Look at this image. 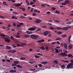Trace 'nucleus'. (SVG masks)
<instances>
[{
	"instance_id": "48",
	"label": "nucleus",
	"mask_w": 73,
	"mask_h": 73,
	"mask_svg": "<svg viewBox=\"0 0 73 73\" xmlns=\"http://www.w3.org/2000/svg\"><path fill=\"white\" fill-rule=\"evenodd\" d=\"M16 38H20V36L17 35Z\"/></svg>"
},
{
	"instance_id": "1",
	"label": "nucleus",
	"mask_w": 73,
	"mask_h": 73,
	"mask_svg": "<svg viewBox=\"0 0 73 73\" xmlns=\"http://www.w3.org/2000/svg\"><path fill=\"white\" fill-rule=\"evenodd\" d=\"M73 64L72 63H69L66 66L67 68H70V69H73Z\"/></svg>"
},
{
	"instance_id": "25",
	"label": "nucleus",
	"mask_w": 73,
	"mask_h": 73,
	"mask_svg": "<svg viewBox=\"0 0 73 73\" xmlns=\"http://www.w3.org/2000/svg\"><path fill=\"white\" fill-rule=\"evenodd\" d=\"M30 70L31 71H35V70H36V69H35V68H34L33 69L31 68L30 69Z\"/></svg>"
},
{
	"instance_id": "16",
	"label": "nucleus",
	"mask_w": 73,
	"mask_h": 73,
	"mask_svg": "<svg viewBox=\"0 0 73 73\" xmlns=\"http://www.w3.org/2000/svg\"><path fill=\"white\" fill-rule=\"evenodd\" d=\"M19 9H21L23 11H25V8H23V7H20L19 8Z\"/></svg>"
},
{
	"instance_id": "28",
	"label": "nucleus",
	"mask_w": 73,
	"mask_h": 73,
	"mask_svg": "<svg viewBox=\"0 0 73 73\" xmlns=\"http://www.w3.org/2000/svg\"><path fill=\"white\" fill-rule=\"evenodd\" d=\"M21 60H25V58L23 57H21L20 58Z\"/></svg>"
},
{
	"instance_id": "31",
	"label": "nucleus",
	"mask_w": 73,
	"mask_h": 73,
	"mask_svg": "<svg viewBox=\"0 0 73 73\" xmlns=\"http://www.w3.org/2000/svg\"><path fill=\"white\" fill-rule=\"evenodd\" d=\"M72 23V22L71 21H69L68 22H67L66 23V24H71Z\"/></svg>"
},
{
	"instance_id": "32",
	"label": "nucleus",
	"mask_w": 73,
	"mask_h": 73,
	"mask_svg": "<svg viewBox=\"0 0 73 73\" xmlns=\"http://www.w3.org/2000/svg\"><path fill=\"white\" fill-rule=\"evenodd\" d=\"M14 63H15V64H19V62L18 61H15L14 62Z\"/></svg>"
},
{
	"instance_id": "19",
	"label": "nucleus",
	"mask_w": 73,
	"mask_h": 73,
	"mask_svg": "<svg viewBox=\"0 0 73 73\" xmlns=\"http://www.w3.org/2000/svg\"><path fill=\"white\" fill-rule=\"evenodd\" d=\"M40 48L42 49V50H45V48L43 46L40 47Z\"/></svg>"
},
{
	"instance_id": "34",
	"label": "nucleus",
	"mask_w": 73,
	"mask_h": 73,
	"mask_svg": "<svg viewBox=\"0 0 73 73\" xmlns=\"http://www.w3.org/2000/svg\"><path fill=\"white\" fill-rule=\"evenodd\" d=\"M54 22L55 23H59L60 21H57V20H54Z\"/></svg>"
},
{
	"instance_id": "42",
	"label": "nucleus",
	"mask_w": 73,
	"mask_h": 73,
	"mask_svg": "<svg viewBox=\"0 0 73 73\" xmlns=\"http://www.w3.org/2000/svg\"><path fill=\"white\" fill-rule=\"evenodd\" d=\"M30 4L31 5H33L35 4V3L33 2H30Z\"/></svg>"
},
{
	"instance_id": "2",
	"label": "nucleus",
	"mask_w": 73,
	"mask_h": 73,
	"mask_svg": "<svg viewBox=\"0 0 73 73\" xmlns=\"http://www.w3.org/2000/svg\"><path fill=\"white\" fill-rule=\"evenodd\" d=\"M31 37L32 38H33L35 40H36L38 38V36L36 35H32L31 36Z\"/></svg>"
},
{
	"instance_id": "55",
	"label": "nucleus",
	"mask_w": 73,
	"mask_h": 73,
	"mask_svg": "<svg viewBox=\"0 0 73 73\" xmlns=\"http://www.w3.org/2000/svg\"><path fill=\"white\" fill-rule=\"evenodd\" d=\"M33 49L32 48H31L29 50V51H30V52L33 51Z\"/></svg>"
},
{
	"instance_id": "33",
	"label": "nucleus",
	"mask_w": 73,
	"mask_h": 73,
	"mask_svg": "<svg viewBox=\"0 0 73 73\" xmlns=\"http://www.w3.org/2000/svg\"><path fill=\"white\" fill-rule=\"evenodd\" d=\"M50 29H51L52 30H54V29H55L54 28H53V27H50L49 28Z\"/></svg>"
},
{
	"instance_id": "56",
	"label": "nucleus",
	"mask_w": 73,
	"mask_h": 73,
	"mask_svg": "<svg viewBox=\"0 0 73 73\" xmlns=\"http://www.w3.org/2000/svg\"><path fill=\"white\" fill-rule=\"evenodd\" d=\"M45 48L46 50H48L49 49V47L48 46H46L45 47Z\"/></svg>"
},
{
	"instance_id": "8",
	"label": "nucleus",
	"mask_w": 73,
	"mask_h": 73,
	"mask_svg": "<svg viewBox=\"0 0 73 73\" xmlns=\"http://www.w3.org/2000/svg\"><path fill=\"white\" fill-rule=\"evenodd\" d=\"M62 29L63 31H68V28L67 27H64Z\"/></svg>"
},
{
	"instance_id": "58",
	"label": "nucleus",
	"mask_w": 73,
	"mask_h": 73,
	"mask_svg": "<svg viewBox=\"0 0 73 73\" xmlns=\"http://www.w3.org/2000/svg\"><path fill=\"white\" fill-rule=\"evenodd\" d=\"M19 24L20 26H21V25H24V23H20Z\"/></svg>"
},
{
	"instance_id": "7",
	"label": "nucleus",
	"mask_w": 73,
	"mask_h": 73,
	"mask_svg": "<svg viewBox=\"0 0 73 73\" xmlns=\"http://www.w3.org/2000/svg\"><path fill=\"white\" fill-rule=\"evenodd\" d=\"M36 29L35 27H32L29 28L28 30V31H35V30Z\"/></svg>"
},
{
	"instance_id": "14",
	"label": "nucleus",
	"mask_w": 73,
	"mask_h": 73,
	"mask_svg": "<svg viewBox=\"0 0 73 73\" xmlns=\"http://www.w3.org/2000/svg\"><path fill=\"white\" fill-rule=\"evenodd\" d=\"M26 43H22L21 44V46H22V47H23V46H24V45H26Z\"/></svg>"
},
{
	"instance_id": "63",
	"label": "nucleus",
	"mask_w": 73,
	"mask_h": 73,
	"mask_svg": "<svg viewBox=\"0 0 73 73\" xmlns=\"http://www.w3.org/2000/svg\"><path fill=\"white\" fill-rule=\"evenodd\" d=\"M70 61L71 62L72 64V65H73V60H70Z\"/></svg>"
},
{
	"instance_id": "29",
	"label": "nucleus",
	"mask_w": 73,
	"mask_h": 73,
	"mask_svg": "<svg viewBox=\"0 0 73 73\" xmlns=\"http://www.w3.org/2000/svg\"><path fill=\"white\" fill-rule=\"evenodd\" d=\"M20 18H21V19H24V18H25L26 17H25L23 16H21L20 17Z\"/></svg>"
},
{
	"instance_id": "20",
	"label": "nucleus",
	"mask_w": 73,
	"mask_h": 73,
	"mask_svg": "<svg viewBox=\"0 0 73 73\" xmlns=\"http://www.w3.org/2000/svg\"><path fill=\"white\" fill-rule=\"evenodd\" d=\"M26 2L27 5H29V2L28 0H26Z\"/></svg>"
},
{
	"instance_id": "11",
	"label": "nucleus",
	"mask_w": 73,
	"mask_h": 73,
	"mask_svg": "<svg viewBox=\"0 0 73 73\" xmlns=\"http://www.w3.org/2000/svg\"><path fill=\"white\" fill-rule=\"evenodd\" d=\"M55 53H58V52H59V51H58V49L57 48H55Z\"/></svg>"
},
{
	"instance_id": "62",
	"label": "nucleus",
	"mask_w": 73,
	"mask_h": 73,
	"mask_svg": "<svg viewBox=\"0 0 73 73\" xmlns=\"http://www.w3.org/2000/svg\"><path fill=\"white\" fill-rule=\"evenodd\" d=\"M13 26H14V27H16V24L15 23H14L13 24Z\"/></svg>"
},
{
	"instance_id": "36",
	"label": "nucleus",
	"mask_w": 73,
	"mask_h": 73,
	"mask_svg": "<svg viewBox=\"0 0 73 73\" xmlns=\"http://www.w3.org/2000/svg\"><path fill=\"white\" fill-rule=\"evenodd\" d=\"M33 9H34L33 8H31L30 11V12H31V13H33Z\"/></svg>"
},
{
	"instance_id": "61",
	"label": "nucleus",
	"mask_w": 73,
	"mask_h": 73,
	"mask_svg": "<svg viewBox=\"0 0 73 73\" xmlns=\"http://www.w3.org/2000/svg\"><path fill=\"white\" fill-rule=\"evenodd\" d=\"M33 11L34 12H37V10L36 9H34V10Z\"/></svg>"
},
{
	"instance_id": "45",
	"label": "nucleus",
	"mask_w": 73,
	"mask_h": 73,
	"mask_svg": "<svg viewBox=\"0 0 73 73\" xmlns=\"http://www.w3.org/2000/svg\"><path fill=\"white\" fill-rule=\"evenodd\" d=\"M38 66L39 67H42V64H38Z\"/></svg>"
},
{
	"instance_id": "47",
	"label": "nucleus",
	"mask_w": 73,
	"mask_h": 73,
	"mask_svg": "<svg viewBox=\"0 0 73 73\" xmlns=\"http://www.w3.org/2000/svg\"><path fill=\"white\" fill-rule=\"evenodd\" d=\"M54 62L55 64H58V61L57 60H55Z\"/></svg>"
},
{
	"instance_id": "21",
	"label": "nucleus",
	"mask_w": 73,
	"mask_h": 73,
	"mask_svg": "<svg viewBox=\"0 0 73 73\" xmlns=\"http://www.w3.org/2000/svg\"><path fill=\"white\" fill-rule=\"evenodd\" d=\"M47 63H48V62H41V64H46Z\"/></svg>"
},
{
	"instance_id": "6",
	"label": "nucleus",
	"mask_w": 73,
	"mask_h": 73,
	"mask_svg": "<svg viewBox=\"0 0 73 73\" xmlns=\"http://www.w3.org/2000/svg\"><path fill=\"white\" fill-rule=\"evenodd\" d=\"M5 41L7 42V43H9L10 41V39L7 38H5Z\"/></svg>"
},
{
	"instance_id": "40",
	"label": "nucleus",
	"mask_w": 73,
	"mask_h": 73,
	"mask_svg": "<svg viewBox=\"0 0 73 73\" xmlns=\"http://www.w3.org/2000/svg\"><path fill=\"white\" fill-rule=\"evenodd\" d=\"M67 36V35H62V37H66Z\"/></svg>"
},
{
	"instance_id": "52",
	"label": "nucleus",
	"mask_w": 73,
	"mask_h": 73,
	"mask_svg": "<svg viewBox=\"0 0 73 73\" xmlns=\"http://www.w3.org/2000/svg\"><path fill=\"white\" fill-rule=\"evenodd\" d=\"M67 27L68 28V29H70V28H72V27H71V26H67Z\"/></svg>"
},
{
	"instance_id": "18",
	"label": "nucleus",
	"mask_w": 73,
	"mask_h": 73,
	"mask_svg": "<svg viewBox=\"0 0 73 73\" xmlns=\"http://www.w3.org/2000/svg\"><path fill=\"white\" fill-rule=\"evenodd\" d=\"M65 60H62V61H63L64 62H67V63H69V61H68V60H65Z\"/></svg>"
},
{
	"instance_id": "46",
	"label": "nucleus",
	"mask_w": 73,
	"mask_h": 73,
	"mask_svg": "<svg viewBox=\"0 0 73 73\" xmlns=\"http://www.w3.org/2000/svg\"><path fill=\"white\" fill-rule=\"evenodd\" d=\"M13 13L14 15H17L18 13H17L15 12H13Z\"/></svg>"
},
{
	"instance_id": "10",
	"label": "nucleus",
	"mask_w": 73,
	"mask_h": 73,
	"mask_svg": "<svg viewBox=\"0 0 73 73\" xmlns=\"http://www.w3.org/2000/svg\"><path fill=\"white\" fill-rule=\"evenodd\" d=\"M6 48L7 49H12V47L10 46H6Z\"/></svg>"
},
{
	"instance_id": "4",
	"label": "nucleus",
	"mask_w": 73,
	"mask_h": 73,
	"mask_svg": "<svg viewBox=\"0 0 73 73\" xmlns=\"http://www.w3.org/2000/svg\"><path fill=\"white\" fill-rule=\"evenodd\" d=\"M49 33H50V31H46L45 32H44L43 33V35L44 36H47L48 35V34H49Z\"/></svg>"
},
{
	"instance_id": "23",
	"label": "nucleus",
	"mask_w": 73,
	"mask_h": 73,
	"mask_svg": "<svg viewBox=\"0 0 73 73\" xmlns=\"http://www.w3.org/2000/svg\"><path fill=\"white\" fill-rule=\"evenodd\" d=\"M35 58H40V57L39 56H37V55H35Z\"/></svg>"
},
{
	"instance_id": "38",
	"label": "nucleus",
	"mask_w": 73,
	"mask_h": 73,
	"mask_svg": "<svg viewBox=\"0 0 73 73\" xmlns=\"http://www.w3.org/2000/svg\"><path fill=\"white\" fill-rule=\"evenodd\" d=\"M62 33V32L61 31H58V34H59V35H61Z\"/></svg>"
},
{
	"instance_id": "27",
	"label": "nucleus",
	"mask_w": 73,
	"mask_h": 73,
	"mask_svg": "<svg viewBox=\"0 0 73 73\" xmlns=\"http://www.w3.org/2000/svg\"><path fill=\"white\" fill-rule=\"evenodd\" d=\"M68 48L70 49H71V48H72V45L68 46Z\"/></svg>"
},
{
	"instance_id": "49",
	"label": "nucleus",
	"mask_w": 73,
	"mask_h": 73,
	"mask_svg": "<svg viewBox=\"0 0 73 73\" xmlns=\"http://www.w3.org/2000/svg\"><path fill=\"white\" fill-rule=\"evenodd\" d=\"M48 22L49 23H53V20L51 19L50 20L48 21Z\"/></svg>"
},
{
	"instance_id": "3",
	"label": "nucleus",
	"mask_w": 73,
	"mask_h": 73,
	"mask_svg": "<svg viewBox=\"0 0 73 73\" xmlns=\"http://www.w3.org/2000/svg\"><path fill=\"white\" fill-rule=\"evenodd\" d=\"M64 52H65L61 53L60 54V55H61V56H64L65 57L67 56H68V54L65 53H68V51H65Z\"/></svg>"
},
{
	"instance_id": "64",
	"label": "nucleus",
	"mask_w": 73,
	"mask_h": 73,
	"mask_svg": "<svg viewBox=\"0 0 73 73\" xmlns=\"http://www.w3.org/2000/svg\"><path fill=\"white\" fill-rule=\"evenodd\" d=\"M17 46H21V47H22V46H21V45H20V44H17Z\"/></svg>"
},
{
	"instance_id": "12",
	"label": "nucleus",
	"mask_w": 73,
	"mask_h": 73,
	"mask_svg": "<svg viewBox=\"0 0 73 73\" xmlns=\"http://www.w3.org/2000/svg\"><path fill=\"white\" fill-rule=\"evenodd\" d=\"M64 47L66 49H68V46L66 43L64 44Z\"/></svg>"
},
{
	"instance_id": "54",
	"label": "nucleus",
	"mask_w": 73,
	"mask_h": 73,
	"mask_svg": "<svg viewBox=\"0 0 73 73\" xmlns=\"http://www.w3.org/2000/svg\"><path fill=\"white\" fill-rule=\"evenodd\" d=\"M36 14H35V13H33V14H32V15L33 16H36Z\"/></svg>"
},
{
	"instance_id": "13",
	"label": "nucleus",
	"mask_w": 73,
	"mask_h": 73,
	"mask_svg": "<svg viewBox=\"0 0 73 73\" xmlns=\"http://www.w3.org/2000/svg\"><path fill=\"white\" fill-rule=\"evenodd\" d=\"M15 6V7H19V6H21V4L20 3L17 4Z\"/></svg>"
},
{
	"instance_id": "17",
	"label": "nucleus",
	"mask_w": 73,
	"mask_h": 73,
	"mask_svg": "<svg viewBox=\"0 0 73 73\" xmlns=\"http://www.w3.org/2000/svg\"><path fill=\"white\" fill-rule=\"evenodd\" d=\"M65 3L66 4H68L70 3V2L69 1V0H66L65 1Z\"/></svg>"
},
{
	"instance_id": "59",
	"label": "nucleus",
	"mask_w": 73,
	"mask_h": 73,
	"mask_svg": "<svg viewBox=\"0 0 73 73\" xmlns=\"http://www.w3.org/2000/svg\"><path fill=\"white\" fill-rule=\"evenodd\" d=\"M66 4V3H62V5H65Z\"/></svg>"
},
{
	"instance_id": "44",
	"label": "nucleus",
	"mask_w": 73,
	"mask_h": 73,
	"mask_svg": "<svg viewBox=\"0 0 73 73\" xmlns=\"http://www.w3.org/2000/svg\"><path fill=\"white\" fill-rule=\"evenodd\" d=\"M56 9L54 8V7H52V11H55Z\"/></svg>"
},
{
	"instance_id": "35",
	"label": "nucleus",
	"mask_w": 73,
	"mask_h": 73,
	"mask_svg": "<svg viewBox=\"0 0 73 73\" xmlns=\"http://www.w3.org/2000/svg\"><path fill=\"white\" fill-rule=\"evenodd\" d=\"M55 13H57L58 14H59L60 13V12H59V11H58L57 10L56 11V12H55Z\"/></svg>"
},
{
	"instance_id": "15",
	"label": "nucleus",
	"mask_w": 73,
	"mask_h": 73,
	"mask_svg": "<svg viewBox=\"0 0 73 73\" xmlns=\"http://www.w3.org/2000/svg\"><path fill=\"white\" fill-rule=\"evenodd\" d=\"M68 57H73V56L71 54H68Z\"/></svg>"
},
{
	"instance_id": "39",
	"label": "nucleus",
	"mask_w": 73,
	"mask_h": 73,
	"mask_svg": "<svg viewBox=\"0 0 73 73\" xmlns=\"http://www.w3.org/2000/svg\"><path fill=\"white\" fill-rule=\"evenodd\" d=\"M61 39V38L59 37L56 38V41H57V40H60Z\"/></svg>"
},
{
	"instance_id": "53",
	"label": "nucleus",
	"mask_w": 73,
	"mask_h": 73,
	"mask_svg": "<svg viewBox=\"0 0 73 73\" xmlns=\"http://www.w3.org/2000/svg\"><path fill=\"white\" fill-rule=\"evenodd\" d=\"M11 38L13 40L15 39L14 37H13L12 36H11Z\"/></svg>"
},
{
	"instance_id": "24",
	"label": "nucleus",
	"mask_w": 73,
	"mask_h": 73,
	"mask_svg": "<svg viewBox=\"0 0 73 73\" xmlns=\"http://www.w3.org/2000/svg\"><path fill=\"white\" fill-rule=\"evenodd\" d=\"M25 37H26V38H28L29 37V35H25Z\"/></svg>"
},
{
	"instance_id": "43",
	"label": "nucleus",
	"mask_w": 73,
	"mask_h": 73,
	"mask_svg": "<svg viewBox=\"0 0 73 73\" xmlns=\"http://www.w3.org/2000/svg\"><path fill=\"white\" fill-rule=\"evenodd\" d=\"M11 27V25H9L7 26V29H9V27Z\"/></svg>"
},
{
	"instance_id": "5",
	"label": "nucleus",
	"mask_w": 73,
	"mask_h": 73,
	"mask_svg": "<svg viewBox=\"0 0 73 73\" xmlns=\"http://www.w3.org/2000/svg\"><path fill=\"white\" fill-rule=\"evenodd\" d=\"M35 22L36 24H39L40 23H41V20L36 19Z\"/></svg>"
},
{
	"instance_id": "9",
	"label": "nucleus",
	"mask_w": 73,
	"mask_h": 73,
	"mask_svg": "<svg viewBox=\"0 0 73 73\" xmlns=\"http://www.w3.org/2000/svg\"><path fill=\"white\" fill-rule=\"evenodd\" d=\"M26 33H27L28 35H30V34H31V33H32L33 32L32 31H26Z\"/></svg>"
},
{
	"instance_id": "26",
	"label": "nucleus",
	"mask_w": 73,
	"mask_h": 73,
	"mask_svg": "<svg viewBox=\"0 0 73 73\" xmlns=\"http://www.w3.org/2000/svg\"><path fill=\"white\" fill-rule=\"evenodd\" d=\"M16 66L18 68H22V66H21L20 65H17Z\"/></svg>"
},
{
	"instance_id": "60",
	"label": "nucleus",
	"mask_w": 73,
	"mask_h": 73,
	"mask_svg": "<svg viewBox=\"0 0 73 73\" xmlns=\"http://www.w3.org/2000/svg\"><path fill=\"white\" fill-rule=\"evenodd\" d=\"M6 61H7V62H11V60L9 59H7Z\"/></svg>"
},
{
	"instance_id": "50",
	"label": "nucleus",
	"mask_w": 73,
	"mask_h": 73,
	"mask_svg": "<svg viewBox=\"0 0 73 73\" xmlns=\"http://www.w3.org/2000/svg\"><path fill=\"white\" fill-rule=\"evenodd\" d=\"M41 30V28H39L36 31V32H37L38 31H40Z\"/></svg>"
},
{
	"instance_id": "57",
	"label": "nucleus",
	"mask_w": 73,
	"mask_h": 73,
	"mask_svg": "<svg viewBox=\"0 0 73 73\" xmlns=\"http://www.w3.org/2000/svg\"><path fill=\"white\" fill-rule=\"evenodd\" d=\"M56 44V42H52L51 43V44Z\"/></svg>"
},
{
	"instance_id": "30",
	"label": "nucleus",
	"mask_w": 73,
	"mask_h": 73,
	"mask_svg": "<svg viewBox=\"0 0 73 73\" xmlns=\"http://www.w3.org/2000/svg\"><path fill=\"white\" fill-rule=\"evenodd\" d=\"M56 29H57L60 30V29H62V28L61 27H56Z\"/></svg>"
},
{
	"instance_id": "51",
	"label": "nucleus",
	"mask_w": 73,
	"mask_h": 73,
	"mask_svg": "<svg viewBox=\"0 0 73 73\" xmlns=\"http://www.w3.org/2000/svg\"><path fill=\"white\" fill-rule=\"evenodd\" d=\"M17 28H20V24L19 25H17Z\"/></svg>"
},
{
	"instance_id": "22",
	"label": "nucleus",
	"mask_w": 73,
	"mask_h": 73,
	"mask_svg": "<svg viewBox=\"0 0 73 73\" xmlns=\"http://www.w3.org/2000/svg\"><path fill=\"white\" fill-rule=\"evenodd\" d=\"M16 50H13L11 52V53H16Z\"/></svg>"
},
{
	"instance_id": "37",
	"label": "nucleus",
	"mask_w": 73,
	"mask_h": 73,
	"mask_svg": "<svg viewBox=\"0 0 73 73\" xmlns=\"http://www.w3.org/2000/svg\"><path fill=\"white\" fill-rule=\"evenodd\" d=\"M17 64L13 63L12 64V66H16V65H17Z\"/></svg>"
},
{
	"instance_id": "41",
	"label": "nucleus",
	"mask_w": 73,
	"mask_h": 73,
	"mask_svg": "<svg viewBox=\"0 0 73 73\" xmlns=\"http://www.w3.org/2000/svg\"><path fill=\"white\" fill-rule=\"evenodd\" d=\"M0 36H5V35H3V33H2L1 34H0Z\"/></svg>"
}]
</instances>
